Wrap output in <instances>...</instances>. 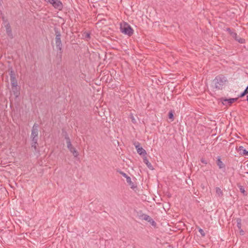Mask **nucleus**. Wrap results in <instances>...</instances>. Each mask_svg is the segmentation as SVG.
<instances>
[{
  "instance_id": "obj_23",
  "label": "nucleus",
  "mask_w": 248,
  "mask_h": 248,
  "mask_svg": "<svg viewBox=\"0 0 248 248\" xmlns=\"http://www.w3.org/2000/svg\"><path fill=\"white\" fill-rule=\"evenodd\" d=\"M169 118L170 119H171L172 121H173L174 120V116H173V112L172 111H170L169 112Z\"/></svg>"
},
{
  "instance_id": "obj_18",
  "label": "nucleus",
  "mask_w": 248,
  "mask_h": 248,
  "mask_svg": "<svg viewBox=\"0 0 248 248\" xmlns=\"http://www.w3.org/2000/svg\"><path fill=\"white\" fill-rule=\"evenodd\" d=\"M237 186L239 188L240 192L243 194L244 196L247 195V192L245 191L244 187L241 186L240 184H238Z\"/></svg>"
},
{
  "instance_id": "obj_12",
  "label": "nucleus",
  "mask_w": 248,
  "mask_h": 248,
  "mask_svg": "<svg viewBox=\"0 0 248 248\" xmlns=\"http://www.w3.org/2000/svg\"><path fill=\"white\" fill-rule=\"evenodd\" d=\"M67 148L71 153H72L74 157H76L78 155V152L77 151L75 148L73 147L72 144H71V146L70 147L67 146Z\"/></svg>"
},
{
  "instance_id": "obj_21",
  "label": "nucleus",
  "mask_w": 248,
  "mask_h": 248,
  "mask_svg": "<svg viewBox=\"0 0 248 248\" xmlns=\"http://www.w3.org/2000/svg\"><path fill=\"white\" fill-rule=\"evenodd\" d=\"M216 192L219 197H222L223 195L222 190L218 187L216 188Z\"/></svg>"
},
{
  "instance_id": "obj_13",
  "label": "nucleus",
  "mask_w": 248,
  "mask_h": 248,
  "mask_svg": "<svg viewBox=\"0 0 248 248\" xmlns=\"http://www.w3.org/2000/svg\"><path fill=\"white\" fill-rule=\"evenodd\" d=\"M137 153L140 155H142L143 157L146 156V151L141 147H139L136 149Z\"/></svg>"
},
{
  "instance_id": "obj_27",
  "label": "nucleus",
  "mask_w": 248,
  "mask_h": 248,
  "mask_svg": "<svg viewBox=\"0 0 248 248\" xmlns=\"http://www.w3.org/2000/svg\"><path fill=\"white\" fill-rule=\"evenodd\" d=\"M120 173L123 175L124 177L125 178H126V177H129V176H128L125 173H124V172L123 171H120Z\"/></svg>"
},
{
  "instance_id": "obj_31",
  "label": "nucleus",
  "mask_w": 248,
  "mask_h": 248,
  "mask_svg": "<svg viewBox=\"0 0 248 248\" xmlns=\"http://www.w3.org/2000/svg\"><path fill=\"white\" fill-rule=\"evenodd\" d=\"M239 233L241 235H244L245 234L244 231L242 229H239Z\"/></svg>"
},
{
  "instance_id": "obj_32",
  "label": "nucleus",
  "mask_w": 248,
  "mask_h": 248,
  "mask_svg": "<svg viewBox=\"0 0 248 248\" xmlns=\"http://www.w3.org/2000/svg\"><path fill=\"white\" fill-rule=\"evenodd\" d=\"M131 121L133 123H134V124L136 123V121L133 116L131 117Z\"/></svg>"
},
{
  "instance_id": "obj_20",
  "label": "nucleus",
  "mask_w": 248,
  "mask_h": 248,
  "mask_svg": "<svg viewBox=\"0 0 248 248\" xmlns=\"http://www.w3.org/2000/svg\"><path fill=\"white\" fill-rule=\"evenodd\" d=\"M64 138L66 140L67 146L70 147L71 146V142L68 135L66 133L64 134Z\"/></svg>"
},
{
  "instance_id": "obj_33",
  "label": "nucleus",
  "mask_w": 248,
  "mask_h": 248,
  "mask_svg": "<svg viewBox=\"0 0 248 248\" xmlns=\"http://www.w3.org/2000/svg\"><path fill=\"white\" fill-rule=\"evenodd\" d=\"M244 91L248 93V85Z\"/></svg>"
},
{
  "instance_id": "obj_34",
  "label": "nucleus",
  "mask_w": 248,
  "mask_h": 248,
  "mask_svg": "<svg viewBox=\"0 0 248 248\" xmlns=\"http://www.w3.org/2000/svg\"><path fill=\"white\" fill-rule=\"evenodd\" d=\"M247 101H248V95L247 96Z\"/></svg>"
},
{
  "instance_id": "obj_5",
  "label": "nucleus",
  "mask_w": 248,
  "mask_h": 248,
  "mask_svg": "<svg viewBox=\"0 0 248 248\" xmlns=\"http://www.w3.org/2000/svg\"><path fill=\"white\" fill-rule=\"evenodd\" d=\"M38 124L35 123L31 129V139L38 138Z\"/></svg>"
},
{
  "instance_id": "obj_17",
  "label": "nucleus",
  "mask_w": 248,
  "mask_h": 248,
  "mask_svg": "<svg viewBox=\"0 0 248 248\" xmlns=\"http://www.w3.org/2000/svg\"><path fill=\"white\" fill-rule=\"evenodd\" d=\"M12 92L16 97H18L19 95V91L17 86L12 87Z\"/></svg>"
},
{
  "instance_id": "obj_16",
  "label": "nucleus",
  "mask_w": 248,
  "mask_h": 248,
  "mask_svg": "<svg viewBox=\"0 0 248 248\" xmlns=\"http://www.w3.org/2000/svg\"><path fill=\"white\" fill-rule=\"evenodd\" d=\"M143 161L147 165L148 168H149L151 170H153V166L152 165L151 163L149 162L146 156L143 157Z\"/></svg>"
},
{
  "instance_id": "obj_19",
  "label": "nucleus",
  "mask_w": 248,
  "mask_h": 248,
  "mask_svg": "<svg viewBox=\"0 0 248 248\" xmlns=\"http://www.w3.org/2000/svg\"><path fill=\"white\" fill-rule=\"evenodd\" d=\"M126 182L131 186V188L134 189L136 186L134 185V183L132 182L130 177H126Z\"/></svg>"
},
{
  "instance_id": "obj_8",
  "label": "nucleus",
  "mask_w": 248,
  "mask_h": 248,
  "mask_svg": "<svg viewBox=\"0 0 248 248\" xmlns=\"http://www.w3.org/2000/svg\"><path fill=\"white\" fill-rule=\"evenodd\" d=\"M231 36L232 37L235 39L236 41L240 44H244L245 43V40L238 36L236 32L231 33Z\"/></svg>"
},
{
  "instance_id": "obj_6",
  "label": "nucleus",
  "mask_w": 248,
  "mask_h": 248,
  "mask_svg": "<svg viewBox=\"0 0 248 248\" xmlns=\"http://www.w3.org/2000/svg\"><path fill=\"white\" fill-rule=\"evenodd\" d=\"M9 75L10 77V81L12 87H16V86H17V82L16 78V75L14 71L12 69L9 72Z\"/></svg>"
},
{
  "instance_id": "obj_4",
  "label": "nucleus",
  "mask_w": 248,
  "mask_h": 248,
  "mask_svg": "<svg viewBox=\"0 0 248 248\" xmlns=\"http://www.w3.org/2000/svg\"><path fill=\"white\" fill-rule=\"evenodd\" d=\"M47 3L52 5L54 8L59 10H62L63 8V4L60 0H44Z\"/></svg>"
},
{
  "instance_id": "obj_24",
  "label": "nucleus",
  "mask_w": 248,
  "mask_h": 248,
  "mask_svg": "<svg viewBox=\"0 0 248 248\" xmlns=\"http://www.w3.org/2000/svg\"><path fill=\"white\" fill-rule=\"evenodd\" d=\"M84 37L86 39H90V33L89 32H85L84 33Z\"/></svg>"
},
{
  "instance_id": "obj_28",
  "label": "nucleus",
  "mask_w": 248,
  "mask_h": 248,
  "mask_svg": "<svg viewBox=\"0 0 248 248\" xmlns=\"http://www.w3.org/2000/svg\"><path fill=\"white\" fill-rule=\"evenodd\" d=\"M247 94H248V93L247 92H246L245 91H244L239 95V97H242L243 96H244L245 95H246Z\"/></svg>"
},
{
  "instance_id": "obj_2",
  "label": "nucleus",
  "mask_w": 248,
  "mask_h": 248,
  "mask_svg": "<svg viewBox=\"0 0 248 248\" xmlns=\"http://www.w3.org/2000/svg\"><path fill=\"white\" fill-rule=\"evenodd\" d=\"M227 81L226 78L223 75H219L216 77L213 80L214 88L217 90H222L223 86Z\"/></svg>"
},
{
  "instance_id": "obj_14",
  "label": "nucleus",
  "mask_w": 248,
  "mask_h": 248,
  "mask_svg": "<svg viewBox=\"0 0 248 248\" xmlns=\"http://www.w3.org/2000/svg\"><path fill=\"white\" fill-rule=\"evenodd\" d=\"M238 151L241 155L248 156V151H247L243 146H241L239 147Z\"/></svg>"
},
{
  "instance_id": "obj_25",
  "label": "nucleus",
  "mask_w": 248,
  "mask_h": 248,
  "mask_svg": "<svg viewBox=\"0 0 248 248\" xmlns=\"http://www.w3.org/2000/svg\"><path fill=\"white\" fill-rule=\"evenodd\" d=\"M133 145L135 146L136 149L138 148V147H140V143L138 141H135L133 142Z\"/></svg>"
},
{
  "instance_id": "obj_11",
  "label": "nucleus",
  "mask_w": 248,
  "mask_h": 248,
  "mask_svg": "<svg viewBox=\"0 0 248 248\" xmlns=\"http://www.w3.org/2000/svg\"><path fill=\"white\" fill-rule=\"evenodd\" d=\"M5 28H6V32H7V34L8 36L10 38H13V33H12V29H11V26H10V24L9 23H7L6 24V25L5 26Z\"/></svg>"
},
{
  "instance_id": "obj_26",
  "label": "nucleus",
  "mask_w": 248,
  "mask_h": 248,
  "mask_svg": "<svg viewBox=\"0 0 248 248\" xmlns=\"http://www.w3.org/2000/svg\"><path fill=\"white\" fill-rule=\"evenodd\" d=\"M199 232L202 236H204L205 235V233L202 229L199 228Z\"/></svg>"
},
{
  "instance_id": "obj_15",
  "label": "nucleus",
  "mask_w": 248,
  "mask_h": 248,
  "mask_svg": "<svg viewBox=\"0 0 248 248\" xmlns=\"http://www.w3.org/2000/svg\"><path fill=\"white\" fill-rule=\"evenodd\" d=\"M31 139V146L32 148H33L34 150L36 151L37 149V146H38V138L35 139Z\"/></svg>"
},
{
  "instance_id": "obj_22",
  "label": "nucleus",
  "mask_w": 248,
  "mask_h": 248,
  "mask_svg": "<svg viewBox=\"0 0 248 248\" xmlns=\"http://www.w3.org/2000/svg\"><path fill=\"white\" fill-rule=\"evenodd\" d=\"M236 221L237 223V227L238 229H241V219L240 218H236Z\"/></svg>"
},
{
  "instance_id": "obj_7",
  "label": "nucleus",
  "mask_w": 248,
  "mask_h": 248,
  "mask_svg": "<svg viewBox=\"0 0 248 248\" xmlns=\"http://www.w3.org/2000/svg\"><path fill=\"white\" fill-rule=\"evenodd\" d=\"M140 218L142 219L150 222L152 225H155V221L148 215L146 214H142L140 216Z\"/></svg>"
},
{
  "instance_id": "obj_3",
  "label": "nucleus",
  "mask_w": 248,
  "mask_h": 248,
  "mask_svg": "<svg viewBox=\"0 0 248 248\" xmlns=\"http://www.w3.org/2000/svg\"><path fill=\"white\" fill-rule=\"evenodd\" d=\"M120 31L125 35L131 36L133 35L134 31L127 23L124 22L120 24Z\"/></svg>"
},
{
  "instance_id": "obj_1",
  "label": "nucleus",
  "mask_w": 248,
  "mask_h": 248,
  "mask_svg": "<svg viewBox=\"0 0 248 248\" xmlns=\"http://www.w3.org/2000/svg\"><path fill=\"white\" fill-rule=\"evenodd\" d=\"M55 34L56 35L55 37V44L56 46L57 50L59 51V52L57 54V57L60 58V60L62 59V43L61 41V34L59 30V29L57 28H54Z\"/></svg>"
},
{
  "instance_id": "obj_30",
  "label": "nucleus",
  "mask_w": 248,
  "mask_h": 248,
  "mask_svg": "<svg viewBox=\"0 0 248 248\" xmlns=\"http://www.w3.org/2000/svg\"><path fill=\"white\" fill-rule=\"evenodd\" d=\"M231 35V33H234V32L232 31L231 29L229 28H227L226 30Z\"/></svg>"
},
{
  "instance_id": "obj_29",
  "label": "nucleus",
  "mask_w": 248,
  "mask_h": 248,
  "mask_svg": "<svg viewBox=\"0 0 248 248\" xmlns=\"http://www.w3.org/2000/svg\"><path fill=\"white\" fill-rule=\"evenodd\" d=\"M201 161L202 163L206 165L207 164V161L206 160H205L204 158H202L201 159Z\"/></svg>"
},
{
  "instance_id": "obj_10",
  "label": "nucleus",
  "mask_w": 248,
  "mask_h": 248,
  "mask_svg": "<svg viewBox=\"0 0 248 248\" xmlns=\"http://www.w3.org/2000/svg\"><path fill=\"white\" fill-rule=\"evenodd\" d=\"M216 163L219 169H225V165L221 160L220 156H217Z\"/></svg>"
},
{
  "instance_id": "obj_9",
  "label": "nucleus",
  "mask_w": 248,
  "mask_h": 248,
  "mask_svg": "<svg viewBox=\"0 0 248 248\" xmlns=\"http://www.w3.org/2000/svg\"><path fill=\"white\" fill-rule=\"evenodd\" d=\"M237 98H230V99H224L221 98V100L222 101V103L224 105H231L234 101H236Z\"/></svg>"
}]
</instances>
